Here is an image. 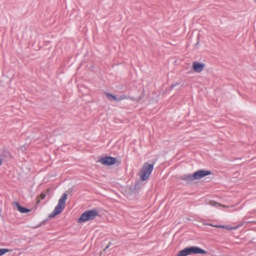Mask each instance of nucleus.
Segmentation results:
<instances>
[{
	"label": "nucleus",
	"mask_w": 256,
	"mask_h": 256,
	"mask_svg": "<svg viewBox=\"0 0 256 256\" xmlns=\"http://www.w3.org/2000/svg\"><path fill=\"white\" fill-rule=\"evenodd\" d=\"M212 172L210 170H200L193 174V177L195 180H200L204 176L210 175Z\"/></svg>",
	"instance_id": "nucleus-4"
},
{
	"label": "nucleus",
	"mask_w": 256,
	"mask_h": 256,
	"mask_svg": "<svg viewBox=\"0 0 256 256\" xmlns=\"http://www.w3.org/2000/svg\"><path fill=\"white\" fill-rule=\"evenodd\" d=\"M181 82L180 80L177 81L171 86V89H173L175 86H178L180 84Z\"/></svg>",
	"instance_id": "nucleus-17"
},
{
	"label": "nucleus",
	"mask_w": 256,
	"mask_h": 256,
	"mask_svg": "<svg viewBox=\"0 0 256 256\" xmlns=\"http://www.w3.org/2000/svg\"><path fill=\"white\" fill-rule=\"evenodd\" d=\"M40 198L42 199H44L45 198V195L44 194H41Z\"/></svg>",
	"instance_id": "nucleus-19"
},
{
	"label": "nucleus",
	"mask_w": 256,
	"mask_h": 256,
	"mask_svg": "<svg viewBox=\"0 0 256 256\" xmlns=\"http://www.w3.org/2000/svg\"><path fill=\"white\" fill-rule=\"evenodd\" d=\"M17 206L18 210L22 213H26L30 211V210L27 208L22 206L18 202L16 203Z\"/></svg>",
	"instance_id": "nucleus-9"
},
{
	"label": "nucleus",
	"mask_w": 256,
	"mask_h": 256,
	"mask_svg": "<svg viewBox=\"0 0 256 256\" xmlns=\"http://www.w3.org/2000/svg\"><path fill=\"white\" fill-rule=\"evenodd\" d=\"M67 198V194L64 193L59 199L58 204L55 207L54 210L49 214L50 218H53L56 215L61 213L65 208V203Z\"/></svg>",
	"instance_id": "nucleus-1"
},
{
	"label": "nucleus",
	"mask_w": 256,
	"mask_h": 256,
	"mask_svg": "<svg viewBox=\"0 0 256 256\" xmlns=\"http://www.w3.org/2000/svg\"><path fill=\"white\" fill-rule=\"evenodd\" d=\"M188 255L190 254L188 253V249L186 247L184 249L182 250H180L176 255V256H187Z\"/></svg>",
	"instance_id": "nucleus-10"
},
{
	"label": "nucleus",
	"mask_w": 256,
	"mask_h": 256,
	"mask_svg": "<svg viewBox=\"0 0 256 256\" xmlns=\"http://www.w3.org/2000/svg\"><path fill=\"white\" fill-rule=\"evenodd\" d=\"M255 2H256V0H254Z\"/></svg>",
	"instance_id": "nucleus-23"
},
{
	"label": "nucleus",
	"mask_w": 256,
	"mask_h": 256,
	"mask_svg": "<svg viewBox=\"0 0 256 256\" xmlns=\"http://www.w3.org/2000/svg\"><path fill=\"white\" fill-rule=\"evenodd\" d=\"M188 251L189 254H205L206 253V252L201 248L200 247L196 246H191L189 247H187Z\"/></svg>",
	"instance_id": "nucleus-6"
},
{
	"label": "nucleus",
	"mask_w": 256,
	"mask_h": 256,
	"mask_svg": "<svg viewBox=\"0 0 256 256\" xmlns=\"http://www.w3.org/2000/svg\"><path fill=\"white\" fill-rule=\"evenodd\" d=\"M198 44V42L196 44L195 46H196Z\"/></svg>",
	"instance_id": "nucleus-22"
},
{
	"label": "nucleus",
	"mask_w": 256,
	"mask_h": 256,
	"mask_svg": "<svg viewBox=\"0 0 256 256\" xmlns=\"http://www.w3.org/2000/svg\"><path fill=\"white\" fill-rule=\"evenodd\" d=\"M10 250L8 248H0V256L4 255Z\"/></svg>",
	"instance_id": "nucleus-14"
},
{
	"label": "nucleus",
	"mask_w": 256,
	"mask_h": 256,
	"mask_svg": "<svg viewBox=\"0 0 256 256\" xmlns=\"http://www.w3.org/2000/svg\"><path fill=\"white\" fill-rule=\"evenodd\" d=\"M112 244V243L110 242L108 244V245H109V246H110Z\"/></svg>",
	"instance_id": "nucleus-21"
},
{
	"label": "nucleus",
	"mask_w": 256,
	"mask_h": 256,
	"mask_svg": "<svg viewBox=\"0 0 256 256\" xmlns=\"http://www.w3.org/2000/svg\"><path fill=\"white\" fill-rule=\"evenodd\" d=\"M109 248H110V246H109V245H108H108L106 246V248H104V250H107V249H108Z\"/></svg>",
	"instance_id": "nucleus-20"
},
{
	"label": "nucleus",
	"mask_w": 256,
	"mask_h": 256,
	"mask_svg": "<svg viewBox=\"0 0 256 256\" xmlns=\"http://www.w3.org/2000/svg\"><path fill=\"white\" fill-rule=\"evenodd\" d=\"M0 152L2 155V158L3 161L4 160V158H9L11 156L10 154L8 152L0 150Z\"/></svg>",
	"instance_id": "nucleus-12"
},
{
	"label": "nucleus",
	"mask_w": 256,
	"mask_h": 256,
	"mask_svg": "<svg viewBox=\"0 0 256 256\" xmlns=\"http://www.w3.org/2000/svg\"><path fill=\"white\" fill-rule=\"evenodd\" d=\"M208 225L210 226H212L216 227V228H226L227 230H231L232 229V228H229L228 226H222V225H216V226H214V225H212V224H209Z\"/></svg>",
	"instance_id": "nucleus-13"
},
{
	"label": "nucleus",
	"mask_w": 256,
	"mask_h": 256,
	"mask_svg": "<svg viewBox=\"0 0 256 256\" xmlns=\"http://www.w3.org/2000/svg\"><path fill=\"white\" fill-rule=\"evenodd\" d=\"M127 98H128V97L126 96V95H125V94L122 95V96H118V98H117V101H120V100L126 99Z\"/></svg>",
	"instance_id": "nucleus-16"
},
{
	"label": "nucleus",
	"mask_w": 256,
	"mask_h": 256,
	"mask_svg": "<svg viewBox=\"0 0 256 256\" xmlns=\"http://www.w3.org/2000/svg\"><path fill=\"white\" fill-rule=\"evenodd\" d=\"M99 162L104 165L110 166L116 163V158L114 157L106 156L100 158Z\"/></svg>",
	"instance_id": "nucleus-5"
},
{
	"label": "nucleus",
	"mask_w": 256,
	"mask_h": 256,
	"mask_svg": "<svg viewBox=\"0 0 256 256\" xmlns=\"http://www.w3.org/2000/svg\"><path fill=\"white\" fill-rule=\"evenodd\" d=\"M154 169V164L146 162L140 171V178L144 181L148 180Z\"/></svg>",
	"instance_id": "nucleus-3"
},
{
	"label": "nucleus",
	"mask_w": 256,
	"mask_h": 256,
	"mask_svg": "<svg viewBox=\"0 0 256 256\" xmlns=\"http://www.w3.org/2000/svg\"><path fill=\"white\" fill-rule=\"evenodd\" d=\"M0 154H1V153L0 152ZM2 157V154H0V166L2 164V162H3V160Z\"/></svg>",
	"instance_id": "nucleus-18"
},
{
	"label": "nucleus",
	"mask_w": 256,
	"mask_h": 256,
	"mask_svg": "<svg viewBox=\"0 0 256 256\" xmlns=\"http://www.w3.org/2000/svg\"><path fill=\"white\" fill-rule=\"evenodd\" d=\"M210 204L212 206H216V207H217V206H222L220 205V204H219L218 203V202H216L214 201H210Z\"/></svg>",
	"instance_id": "nucleus-15"
},
{
	"label": "nucleus",
	"mask_w": 256,
	"mask_h": 256,
	"mask_svg": "<svg viewBox=\"0 0 256 256\" xmlns=\"http://www.w3.org/2000/svg\"><path fill=\"white\" fill-rule=\"evenodd\" d=\"M106 98L110 100H116L117 101V97L113 95L110 93L106 92Z\"/></svg>",
	"instance_id": "nucleus-11"
},
{
	"label": "nucleus",
	"mask_w": 256,
	"mask_h": 256,
	"mask_svg": "<svg viewBox=\"0 0 256 256\" xmlns=\"http://www.w3.org/2000/svg\"><path fill=\"white\" fill-rule=\"evenodd\" d=\"M180 179L188 182L195 180L193 177V174H184L180 176Z\"/></svg>",
	"instance_id": "nucleus-8"
},
{
	"label": "nucleus",
	"mask_w": 256,
	"mask_h": 256,
	"mask_svg": "<svg viewBox=\"0 0 256 256\" xmlns=\"http://www.w3.org/2000/svg\"><path fill=\"white\" fill-rule=\"evenodd\" d=\"M204 64L195 62L193 63V69L196 72H201L204 68Z\"/></svg>",
	"instance_id": "nucleus-7"
},
{
	"label": "nucleus",
	"mask_w": 256,
	"mask_h": 256,
	"mask_svg": "<svg viewBox=\"0 0 256 256\" xmlns=\"http://www.w3.org/2000/svg\"><path fill=\"white\" fill-rule=\"evenodd\" d=\"M98 212L96 209H92L86 210L83 212L78 218V222H83L94 220L98 216Z\"/></svg>",
	"instance_id": "nucleus-2"
}]
</instances>
